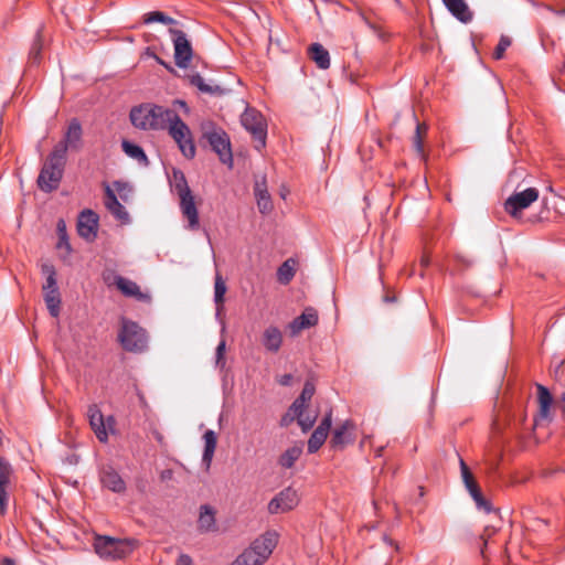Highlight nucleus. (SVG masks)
<instances>
[{
	"label": "nucleus",
	"instance_id": "obj_54",
	"mask_svg": "<svg viewBox=\"0 0 565 565\" xmlns=\"http://www.w3.org/2000/svg\"><path fill=\"white\" fill-rule=\"evenodd\" d=\"M0 565H15V561L11 557H4Z\"/></svg>",
	"mask_w": 565,
	"mask_h": 565
},
{
	"label": "nucleus",
	"instance_id": "obj_9",
	"mask_svg": "<svg viewBox=\"0 0 565 565\" xmlns=\"http://www.w3.org/2000/svg\"><path fill=\"white\" fill-rule=\"evenodd\" d=\"M241 124L255 140V149L260 151L263 148H265L267 124L262 113L255 108L247 107L241 116Z\"/></svg>",
	"mask_w": 565,
	"mask_h": 565
},
{
	"label": "nucleus",
	"instance_id": "obj_42",
	"mask_svg": "<svg viewBox=\"0 0 565 565\" xmlns=\"http://www.w3.org/2000/svg\"><path fill=\"white\" fill-rule=\"evenodd\" d=\"M225 349H226V342H225V340H221L220 343L217 344L216 351H215V364L217 366L224 367V365H225V360H224Z\"/></svg>",
	"mask_w": 565,
	"mask_h": 565
},
{
	"label": "nucleus",
	"instance_id": "obj_26",
	"mask_svg": "<svg viewBox=\"0 0 565 565\" xmlns=\"http://www.w3.org/2000/svg\"><path fill=\"white\" fill-rule=\"evenodd\" d=\"M254 192L259 212L263 214L270 212L273 209V203L267 191L265 177H263L260 181L256 180Z\"/></svg>",
	"mask_w": 565,
	"mask_h": 565
},
{
	"label": "nucleus",
	"instance_id": "obj_4",
	"mask_svg": "<svg viewBox=\"0 0 565 565\" xmlns=\"http://www.w3.org/2000/svg\"><path fill=\"white\" fill-rule=\"evenodd\" d=\"M67 157L63 156V148L52 150L38 177V186L41 191L50 193L56 190L62 181Z\"/></svg>",
	"mask_w": 565,
	"mask_h": 565
},
{
	"label": "nucleus",
	"instance_id": "obj_59",
	"mask_svg": "<svg viewBox=\"0 0 565 565\" xmlns=\"http://www.w3.org/2000/svg\"><path fill=\"white\" fill-rule=\"evenodd\" d=\"M384 541L390 544V545H393V541L391 539H388L387 536H384Z\"/></svg>",
	"mask_w": 565,
	"mask_h": 565
},
{
	"label": "nucleus",
	"instance_id": "obj_13",
	"mask_svg": "<svg viewBox=\"0 0 565 565\" xmlns=\"http://www.w3.org/2000/svg\"><path fill=\"white\" fill-rule=\"evenodd\" d=\"M299 501L300 498L297 490H295L291 487H288L281 490L276 497H274L270 500L268 504V511L273 514L284 513L296 508Z\"/></svg>",
	"mask_w": 565,
	"mask_h": 565
},
{
	"label": "nucleus",
	"instance_id": "obj_58",
	"mask_svg": "<svg viewBox=\"0 0 565 565\" xmlns=\"http://www.w3.org/2000/svg\"><path fill=\"white\" fill-rule=\"evenodd\" d=\"M423 266H427L429 264V260L425 257L422 258Z\"/></svg>",
	"mask_w": 565,
	"mask_h": 565
},
{
	"label": "nucleus",
	"instance_id": "obj_17",
	"mask_svg": "<svg viewBox=\"0 0 565 565\" xmlns=\"http://www.w3.org/2000/svg\"><path fill=\"white\" fill-rule=\"evenodd\" d=\"M105 206L109 213L122 224H128L130 222L129 213L118 201L115 191L108 184L105 185Z\"/></svg>",
	"mask_w": 565,
	"mask_h": 565
},
{
	"label": "nucleus",
	"instance_id": "obj_19",
	"mask_svg": "<svg viewBox=\"0 0 565 565\" xmlns=\"http://www.w3.org/2000/svg\"><path fill=\"white\" fill-rule=\"evenodd\" d=\"M354 425L351 420H345L343 424L338 426L332 434L331 437V447L335 450L343 449L347 445L352 444L354 441V437L352 435V430Z\"/></svg>",
	"mask_w": 565,
	"mask_h": 565
},
{
	"label": "nucleus",
	"instance_id": "obj_38",
	"mask_svg": "<svg viewBox=\"0 0 565 565\" xmlns=\"http://www.w3.org/2000/svg\"><path fill=\"white\" fill-rule=\"evenodd\" d=\"M58 243L57 248H65L67 253L71 252V244L68 242L66 226L63 220L57 222Z\"/></svg>",
	"mask_w": 565,
	"mask_h": 565
},
{
	"label": "nucleus",
	"instance_id": "obj_53",
	"mask_svg": "<svg viewBox=\"0 0 565 565\" xmlns=\"http://www.w3.org/2000/svg\"><path fill=\"white\" fill-rule=\"evenodd\" d=\"M383 301L385 303H394L396 301V297L394 295H385L383 297Z\"/></svg>",
	"mask_w": 565,
	"mask_h": 565
},
{
	"label": "nucleus",
	"instance_id": "obj_12",
	"mask_svg": "<svg viewBox=\"0 0 565 565\" xmlns=\"http://www.w3.org/2000/svg\"><path fill=\"white\" fill-rule=\"evenodd\" d=\"M539 199V191L535 188H527L523 191L514 192L504 202V210L511 216H516L519 212L527 209Z\"/></svg>",
	"mask_w": 565,
	"mask_h": 565
},
{
	"label": "nucleus",
	"instance_id": "obj_27",
	"mask_svg": "<svg viewBox=\"0 0 565 565\" xmlns=\"http://www.w3.org/2000/svg\"><path fill=\"white\" fill-rule=\"evenodd\" d=\"M198 527L202 533L216 531L215 511L212 507L207 504L201 505Z\"/></svg>",
	"mask_w": 565,
	"mask_h": 565
},
{
	"label": "nucleus",
	"instance_id": "obj_46",
	"mask_svg": "<svg viewBox=\"0 0 565 565\" xmlns=\"http://www.w3.org/2000/svg\"><path fill=\"white\" fill-rule=\"evenodd\" d=\"M306 403L300 401L298 397L292 402L291 406L289 407V411L296 416H300L303 414L306 408Z\"/></svg>",
	"mask_w": 565,
	"mask_h": 565
},
{
	"label": "nucleus",
	"instance_id": "obj_33",
	"mask_svg": "<svg viewBox=\"0 0 565 565\" xmlns=\"http://www.w3.org/2000/svg\"><path fill=\"white\" fill-rule=\"evenodd\" d=\"M459 465L461 478L467 491L469 492V494L477 492L480 488L478 487L470 469L468 468L467 463L462 458H459Z\"/></svg>",
	"mask_w": 565,
	"mask_h": 565
},
{
	"label": "nucleus",
	"instance_id": "obj_52",
	"mask_svg": "<svg viewBox=\"0 0 565 565\" xmlns=\"http://www.w3.org/2000/svg\"><path fill=\"white\" fill-rule=\"evenodd\" d=\"M105 423H106V429L107 431H114V426L116 424V420H115V417L114 416H108L106 419H105Z\"/></svg>",
	"mask_w": 565,
	"mask_h": 565
},
{
	"label": "nucleus",
	"instance_id": "obj_45",
	"mask_svg": "<svg viewBox=\"0 0 565 565\" xmlns=\"http://www.w3.org/2000/svg\"><path fill=\"white\" fill-rule=\"evenodd\" d=\"M423 128L426 129L422 124L416 125V131H415V136L413 139L414 148L416 149V151L418 153H423V141H422V137H420V131Z\"/></svg>",
	"mask_w": 565,
	"mask_h": 565
},
{
	"label": "nucleus",
	"instance_id": "obj_21",
	"mask_svg": "<svg viewBox=\"0 0 565 565\" xmlns=\"http://www.w3.org/2000/svg\"><path fill=\"white\" fill-rule=\"evenodd\" d=\"M115 285L126 297H131L145 302L150 301V296L143 294L140 287L128 278L117 275L115 276Z\"/></svg>",
	"mask_w": 565,
	"mask_h": 565
},
{
	"label": "nucleus",
	"instance_id": "obj_35",
	"mask_svg": "<svg viewBox=\"0 0 565 565\" xmlns=\"http://www.w3.org/2000/svg\"><path fill=\"white\" fill-rule=\"evenodd\" d=\"M291 262V259L284 262L277 270V278L284 285L288 284L295 276V268Z\"/></svg>",
	"mask_w": 565,
	"mask_h": 565
},
{
	"label": "nucleus",
	"instance_id": "obj_5",
	"mask_svg": "<svg viewBox=\"0 0 565 565\" xmlns=\"http://www.w3.org/2000/svg\"><path fill=\"white\" fill-rule=\"evenodd\" d=\"M278 542L276 532H266L239 554L233 565H262L273 553Z\"/></svg>",
	"mask_w": 565,
	"mask_h": 565
},
{
	"label": "nucleus",
	"instance_id": "obj_43",
	"mask_svg": "<svg viewBox=\"0 0 565 565\" xmlns=\"http://www.w3.org/2000/svg\"><path fill=\"white\" fill-rule=\"evenodd\" d=\"M298 425L301 427L302 431H308L311 429L316 423V416H303L300 415L297 417Z\"/></svg>",
	"mask_w": 565,
	"mask_h": 565
},
{
	"label": "nucleus",
	"instance_id": "obj_61",
	"mask_svg": "<svg viewBox=\"0 0 565 565\" xmlns=\"http://www.w3.org/2000/svg\"><path fill=\"white\" fill-rule=\"evenodd\" d=\"M546 189H547V191H550L552 193L554 192V190H553V188L551 185H548Z\"/></svg>",
	"mask_w": 565,
	"mask_h": 565
},
{
	"label": "nucleus",
	"instance_id": "obj_56",
	"mask_svg": "<svg viewBox=\"0 0 565 565\" xmlns=\"http://www.w3.org/2000/svg\"><path fill=\"white\" fill-rule=\"evenodd\" d=\"M156 58H157V62H158L159 64L163 65V66H164L166 68H168V70H171V67H170L166 62H163L161 58H159V57H156Z\"/></svg>",
	"mask_w": 565,
	"mask_h": 565
},
{
	"label": "nucleus",
	"instance_id": "obj_23",
	"mask_svg": "<svg viewBox=\"0 0 565 565\" xmlns=\"http://www.w3.org/2000/svg\"><path fill=\"white\" fill-rule=\"evenodd\" d=\"M103 486L113 492L121 493L126 490V483L120 475L111 467H105L100 473Z\"/></svg>",
	"mask_w": 565,
	"mask_h": 565
},
{
	"label": "nucleus",
	"instance_id": "obj_39",
	"mask_svg": "<svg viewBox=\"0 0 565 565\" xmlns=\"http://www.w3.org/2000/svg\"><path fill=\"white\" fill-rule=\"evenodd\" d=\"M42 46V38L40 32H38L29 53V56L33 63H38L40 61Z\"/></svg>",
	"mask_w": 565,
	"mask_h": 565
},
{
	"label": "nucleus",
	"instance_id": "obj_32",
	"mask_svg": "<svg viewBox=\"0 0 565 565\" xmlns=\"http://www.w3.org/2000/svg\"><path fill=\"white\" fill-rule=\"evenodd\" d=\"M302 454V445H295L285 450L279 457V465L282 468H291Z\"/></svg>",
	"mask_w": 565,
	"mask_h": 565
},
{
	"label": "nucleus",
	"instance_id": "obj_16",
	"mask_svg": "<svg viewBox=\"0 0 565 565\" xmlns=\"http://www.w3.org/2000/svg\"><path fill=\"white\" fill-rule=\"evenodd\" d=\"M332 424V412L326 414L308 440V452L315 454L323 445Z\"/></svg>",
	"mask_w": 565,
	"mask_h": 565
},
{
	"label": "nucleus",
	"instance_id": "obj_6",
	"mask_svg": "<svg viewBox=\"0 0 565 565\" xmlns=\"http://www.w3.org/2000/svg\"><path fill=\"white\" fill-rule=\"evenodd\" d=\"M137 545L134 539H115L107 535H98L94 542L95 552L100 558L116 561L127 557Z\"/></svg>",
	"mask_w": 565,
	"mask_h": 565
},
{
	"label": "nucleus",
	"instance_id": "obj_3",
	"mask_svg": "<svg viewBox=\"0 0 565 565\" xmlns=\"http://www.w3.org/2000/svg\"><path fill=\"white\" fill-rule=\"evenodd\" d=\"M202 138L201 141L210 146L220 161L228 168L233 167V153L231 140L225 130L216 126L213 121H205L201 125Z\"/></svg>",
	"mask_w": 565,
	"mask_h": 565
},
{
	"label": "nucleus",
	"instance_id": "obj_2",
	"mask_svg": "<svg viewBox=\"0 0 565 565\" xmlns=\"http://www.w3.org/2000/svg\"><path fill=\"white\" fill-rule=\"evenodd\" d=\"M172 186L179 196L182 216L188 221L185 227L190 231H198L200 228L199 211L186 178L181 170H173Z\"/></svg>",
	"mask_w": 565,
	"mask_h": 565
},
{
	"label": "nucleus",
	"instance_id": "obj_60",
	"mask_svg": "<svg viewBox=\"0 0 565 565\" xmlns=\"http://www.w3.org/2000/svg\"><path fill=\"white\" fill-rule=\"evenodd\" d=\"M382 451H383V447H380L377 450H376V456H382Z\"/></svg>",
	"mask_w": 565,
	"mask_h": 565
},
{
	"label": "nucleus",
	"instance_id": "obj_55",
	"mask_svg": "<svg viewBox=\"0 0 565 565\" xmlns=\"http://www.w3.org/2000/svg\"><path fill=\"white\" fill-rule=\"evenodd\" d=\"M174 104H177V105H179V106H181V107H183V108L188 109V107H186V103H185L184 100L177 99V100L174 102Z\"/></svg>",
	"mask_w": 565,
	"mask_h": 565
},
{
	"label": "nucleus",
	"instance_id": "obj_29",
	"mask_svg": "<svg viewBox=\"0 0 565 565\" xmlns=\"http://www.w3.org/2000/svg\"><path fill=\"white\" fill-rule=\"evenodd\" d=\"M308 53L319 68L327 70L330 67V54L322 44L312 43L308 49Z\"/></svg>",
	"mask_w": 565,
	"mask_h": 565
},
{
	"label": "nucleus",
	"instance_id": "obj_50",
	"mask_svg": "<svg viewBox=\"0 0 565 565\" xmlns=\"http://www.w3.org/2000/svg\"><path fill=\"white\" fill-rule=\"evenodd\" d=\"M175 565H193V561L188 554H180Z\"/></svg>",
	"mask_w": 565,
	"mask_h": 565
},
{
	"label": "nucleus",
	"instance_id": "obj_25",
	"mask_svg": "<svg viewBox=\"0 0 565 565\" xmlns=\"http://www.w3.org/2000/svg\"><path fill=\"white\" fill-rule=\"evenodd\" d=\"M262 343L268 352L277 353L282 344L281 331L275 326H269L263 332Z\"/></svg>",
	"mask_w": 565,
	"mask_h": 565
},
{
	"label": "nucleus",
	"instance_id": "obj_49",
	"mask_svg": "<svg viewBox=\"0 0 565 565\" xmlns=\"http://www.w3.org/2000/svg\"><path fill=\"white\" fill-rule=\"evenodd\" d=\"M8 503V493L6 489H0V510L4 512Z\"/></svg>",
	"mask_w": 565,
	"mask_h": 565
},
{
	"label": "nucleus",
	"instance_id": "obj_41",
	"mask_svg": "<svg viewBox=\"0 0 565 565\" xmlns=\"http://www.w3.org/2000/svg\"><path fill=\"white\" fill-rule=\"evenodd\" d=\"M511 45V40L507 36H501L494 52L493 57L495 60H501L503 57V54L505 50Z\"/></svg>",
	"mask_w": 565,
	"mask_h": 565
},
{
	"label": "nucleus",
	"instance_id": "obj_36",
	"mask_svg": "<svg viewBox=\"0 0 565 565\" xmlns=\"http://www.w3.org/2000/svg\"><path fill=\"white\" fill-rule=\"evenodd\" d=\"M143 22L146 24L159 22V23L170 25V24H174L175 20L173 18L164 14L161 11H151L145 15Z\"/></svg>",
	"mask_w": 565,
	"mask_h": 565
},
{
	"label": "nucleus",
	"instance_id": "obj_15",
	"mask_svg": "<svg viewBox=\"0 0 565 565\" xmlns=\"http://www.w3.org/2000/svg\"><path fill=\"white\" fill-rule=\"evenodd\" d=\"M82 134H83V130H82L81 122L77 119H73L67 127L64 138L57 145H55L53 150H60L62 147L63 156L66 157L68 149H73V150L79 149L81 141H82Z\"/></svg>",
	"mask_w": 565,
	"mask_h": 565
},
{
	"label": "nucleus",
	"instance_id": "obj_11",
	"mask_svg": "<svg viewBox=\"0 0 565 565\" xmlns=\"http://www.w3.org/2000/svg\"><path fill=\"white\" fill-rule=\"evenodd\" d=\"M174 47L175 65L180 68H186L193 56V50L184 31L179 29H169Z\"/></svg>",
	"mask_w": 565,
	"mask_h": 565
},
{
	"label": "nucleus",
	"instance_id": "obj_37",
	"mask_svg": "<svg viewBox=\"0 0 565 565\" xmlns=\"http://www.w3.org/2000/svg\"><path fill=\"white\" fill-rule=\"evenodd\" d=\"M11 473L12 467L10 462L6 458L0 457V489L7 488L10 482Z\"/></svg>",
	"mask_w": 565,
	"mask_h": 565
},
{
	"label": "nucleus",
	"instance_id": "obj_57",
	"mask_svg": "<svg viewBox=\"0 0 565 565\" xmlns=\"http://www.w3.org/2000/svg\"><path fill=\"white\" fill-rule=\"evenodd\" d=\"M561 402L563 403V412L565 413V392L561 395Z\"/></svg>",
	"mask_w": 565,
	"mask_h": 565
},
{
	"label": "nucleus",
	"instance_id": "obj_40",
	"mask_svg": "<svg viewBox=\"0 0 565 565\" xmlns=\"http://www.w3.org/2000/svg\"><path fill=\"white\" fill-rule=\"evenodd\" d=\"M470 495L473 499L478 509L483 510L486 513H490L492 511L491 503L483 498L480 489L477 492L471 493Z\"/></svg>",
	"mask_w": 565,
	"mask_h": 565
},
{
	"label": "nucleus",
	"instance_id": "obj_24",
	"mask_svg": "<svg viewBox=\"0 0 565 565\" xmlns=\"http://www.w3.org/2000/svg\"><path fill=\"white\" fill-rule=\"evenodd\" d=\"M447 10L460 22L469 23L473 14L465 0H443Z\"/></svg>",
	"mask_w": 565,
	"mask_h": 565
},
{
	"label": "nucleus",
	"instance_id": "obj_47",
	"mask_svg": "<svg viewBox=\"0 0 565 565\" xmlns=\"http://www.w3.org/2000/svg\"><path fill=\"white\" fill-rule=\"evenodd\" d=\"M115 190L120 194L122 200H126V196L122 194L125 191L130 192L131 189L128 183L122 181H115L114 182Z\"/></svg>",
	"mask_w": 565,
	"mask_h": 565
},
{
	"label": "nucleus",
	"instance_id": "obj_20",
	"mask_svg": "<svg viewBox=\"0 0 565 565\" xmlns=\"http://www.w3.org/2000/svg\"><path fill=\"white\" fill-rule=\"evenodd\" d=\"M88 418H89V425H90L92 429L94 430L97 439L100 443H107L108 431L106 429L105 418H104V415L102 414L100 409L96 405L89 406Z\"/></svg>",
	"mask_w": 565,
	"mask_h": 565
},
{
	"label": "nucleus",
	"instance_id": "obj_22",
	"mask_svg": "<svg viewBox=\"0 0 565 565\" xmlns=\"http://www.w3.org/2000/svg\"><path fill=\"white\" fill-rule=\"evenodd\" d=\"M318 323V313L313 308H307L299 317L289 323L291 335L298 334L301 330L311 328Z\"/></svg>",
	"mask_w": 565,
	"mask_h": 565
},
{
	"label": "nucleus",
	"instance_id": "obj_30",
	"mask_svg": "<svg viewBox=\"0 0 565 565\" xmlns=\"http://www.w3.org/2000/svg\"><path fill=\"white\" fill-rule=\"evenodd\" d=\"M203 440L204 450L202 455V463L205 466L206 469H209L217 444V437L215 431L212 429H207L203 435Z\"/></svg>",
	"mask_w": 565,
	"mask_h": 565
},
{
	"label": "nucleus",
	"instance_id": "obj_10",
	"mask_svg": "<svg viewBox=\"0 0 565 565\" xmlns=\"http://www.w3.org/2000/svg\"><path fill=\"white\" fill-rule=\"evenodd\" d=\"M43 274L46 275V281L43 285L44 301L50 315L58 317L61 308V294L57 287L56 273L52 265L42 266Z\"/></svg>",
	"mask_w": 565,
	"mask_h": 565
},
{
	"label": "nucleus",
	"instance_id": "obj_7",
	"mask_svg": "<svg viewBox=\"0 0 565 565\" xmlns=\"http://www.w3.org/2000/svg\"><path fill=\"white\" fill-rule=\"evenodd\" d=\"M120 344L129 352H143L148 348V335L143 328L129 319H121V329L118 333Z\"/></svg>",
	"mask_w": 565,
	"mask_h": 565
},
{
	"label": "nucleus",
	"instance_id": "obj_48",
	"mask_svg": "<svg viewBox=\"0 0 565 565\" xmlns=\"http://www.w3.org/2000/svg\"><path fill=\"white\" fill-rule=\"evenodd\" d=\"M295 419H297V417L288 409V412L280 419V426H288Z\"/></svg>",
	"mask_w": 565,
	"mask_h": 565
},
{
	"label": "nucleus",
	"instance_id": "obj_28",
	"mask_svg": "<svg viewBox=\"0 0 565 565\" xmlns=\"http://www.w3.org/2000/svg\"><path fill=\"white\" fill-rule=\"evenodd\" d=\"M189 79L191 85L195 86L201 93L204 94L212 96H223L230 92L227 88H224L220 85L205 83L204 78L199 73L190 75Z\"/></svg>",
	"mask_w": 565,
	"mask_h": 565
},
{
	"label": "nucleus",
	"instance_id": "obj_1",
	"mask_svg": "<svg viewBox=\"0 0 565 565\" xmlns=\"http://www.w3.org/2000/svg\"><path fill=\"white\" fill-rule=\"evenodd\" d=\"M175 111L173 109L145 103L131 108L129 118L134 127L140 130H166Z\"/></svg>",
	"mask_w": 565,
	"mask_h": 565
},
{
	"label": "nucleus",
	"instance_id": "obj_31",
	"mask_svg": "<svg viewBox=\"0 0 565 565\" xmlns=\"http://www.w3.org/2000/svg\"><path fill=\"white\" fill-rule=\"evenodd\" d=\"M122 151L130 157L131 159L138 161V163L147 167L149 164L148 157L143 149L129 140H122L121 142Z\"/></svg>",
	"mask_w": 565,
	"mask_h": 565
},
{
	"label": "nucleus",
	"instance_id": "obj_18",
	"mask_svg": "<svg viewBox=\"0 0 565 565\" xmlns=\"http://www.w3.org/2000/svg\"><path fill=\"white\" fill-rule=\"evenodd\" d=\"M536 391H537V402H539V413L535 416V424L539 425L541 420H551V406L553 404V396L550 392V390L542 385L536 384Z\"/></svg>",
	"mask_w": 565,
	"mask_h": 565
},
{
	"label": "nucleus",
	"instance_id": "obj_51",
	"mask_svg": "<svg viewBox=\"0 0 565 565\" xmlns=\"http://www.w3.org/2000/svg\"><path fill=\"white\" fill-rule=\"evenodd\" d=\"M292 382L291 374H284L278 379V383L282 386H289Z\"/></svg>",
	"mask_w": 565,
	"mask_h": 565
},
{
	"label": "nucleus",
	"instance_id": "obj_44",
	"mask_svg": "<svg viewBox=\"0 0 565 565\" xmlns=\"http://www.w3.org/2000/svg\"><path fill=\"white\" fill-rule=\"evenodd\" d=\"M313 394L315 385L310 382H306L298 398L307 404L312 398Z\"/></svg>",
	"mask_w": 565,
	"mask_h": 565
},
{
	"label": "nucleus",
	"instance_id": "obj_34",
	"mask_svg": "<svg viewBox=\"0 0 565 565\" xmlns=\"http://www.w3.org/2000/svg\"><path fill=\"white\" fill-rule=\"evenodd\" d=\"M226 292V285L220 274L215 276L214 282V302L216 305V317L220 315V310L224 302V295Z\"/></svg>",
	"mask_w": 565,
	"mask_h": 565
},
{
	"label": "nucleus",
	"instance_id": "obj_14",
	"mask_svg": "<svg viewBox=\"0 0 565 565\" xmlns=\"http://www.w3.org/2000/svg\"><path fill=\"white\" fill-rule=\"evenodd\" d=\"M98 215L92 210L81 212L77 221V232L87 242H93L97 236Z\"/></svg>",
	"mask_w": 565,
	"mask_h": 565
},
{
	"label": "nucleus",
	"instance_id": "obj_8",
	"mask_svg": "<svg viewBox=\"0 0 565 565\" xmlns=\"http://www.w3.org/2000/svg\"><path fill=\"white\" fill-rule=\"evenodd\" d=\"M169 135L175 141L179 150L186 159H193L196 153L192 132L189 126L175 113L167 127Z\"/></svg>",
	"mask_w": 565,
	"mask_h": 565
}]
</instances>
